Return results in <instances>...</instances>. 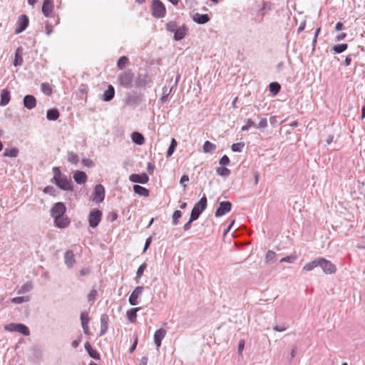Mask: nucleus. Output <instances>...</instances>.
<instances>
[{"instance_id": "obj_1", "label": "nucleus", "mask_w": 365, "mask_h": 365, "mask_svg": "<svg viewBox=\"0 0 365 365\" xmlns=\"http://www.w3.org/2000/svg\"><path fill=\"white\" fill-rule=\"evenodd\" d=\"M117 83L124 88H133L134 86V72L131 69H127L120 72L117 76Z\"/></svg>"}, {"instance_id": "obj_2", "label": "nucleus", "mask_w": 365, "mask_h": 365, "mask_svg": "<svg viewBox=\"0 0 365 365\" xmlns=\"http://www.w3.org/2000/svg\"><path fill=\"white\" fill-rule=\"evenodd\" d=\"M207 207V197L204 195L200 200L192 208L190 217L191 221H195L198 219L200 214L206 209Z\"/></svg>"}, {"instance_id": "obj_3", "label": "nucleus", "mask_w": 365, "mask_h": 365, "mask_svg": "<svg viewBox=\"0 0 365 365\" xmlns=\"http://www.w3.org/2000/svg\"><path fill=\"white\" fill-rule=\"evenodd\" d=\"M4 329L9 331L19 332L24 336L30 334L29 329L24 324L10 323L4 326Z\"/></svg>"}, {"instance_id": "obj_4", "label": "nucleus", "mask_w": 365, "mask_h": 365, "mask_svg": "<svg viewBox=\"0 0 365 365\" xmlns=\"http://www.w3.org/2000/svg\"><path fill=\"white\" fill-rule=\"evenodd\" d=\"M152 13L156 18H162L165 15V6L160 0H154L152 4Z\"/></svg>"}, {"instance_id": "obj_5", "label": "nucleus", "mask_w": 365, "mask_h": 365, "mask_svg": "<svg viewBox=\"0 0 365 365\" xmlns=\"http://www.w3.org/2000/svg\"><path fill=\"white\" fill-rule=\"evenodd\" d=\"M102 217V212L98 209L92 210L88 215L89 226L92 228L96 227L100 223Z\"/></svg>"}, {"instance_id": "obj_6", "label": "nucleus", "mask_w": 365, "mask_h": 365, "mask_svg": "<svg viewBox=\"0 0 365 365\" xmlns=\"http://www.w3.org/2000/svg\"><path fill=\"white\" fill-rule=\"evenodd\" d=\"M324 273L326 274H334L336 271V266L330 261L326 259L324 257H319V266Z\"/></svg>"}, {"instance_id": "obj_7", "label": "nucleus", "mask_w": 365, "mask_h": 365, "mask_svg": "<svg viewBox=\"0 0 365 365\" xmlns=\"http://www.w3.org/2000/svg\"><path fill=\"white\" fill-rule=\"evenodd\" d=\"M150 82L149 76L147 73H138L137 76L134 75V86L135 88L145 87Z\"/></svg>"}, {"instance_id": "obj_8", "label": "nucleus", "mask_w": 365, "mask_h": 365, "mask_svg": "<svg viewBox=\"0 0 365 365\" xmlns=\"http://www.w3.org/2000/svg\"><path fill=\"white\" fill-rule=\"evenodd\" d=\"M232 208V203L229 201H222L219 204V207L215 211V215L217 217H221L229 212Z\"/></svg>"}, {"instance_id": "obj_9", "label": "nucleus", "mask_w": 365, "mask_h": 365, "mask_svg": "<svg viewBox=\"0 0 365 365\" xmlns=\"http://www.w3.org/2000/svg\"><path fill=\"white\" fill-rule=\"evenodd\" d=\"M66 211V205L63 202H56L51 210V215L56 218L63 215Z\"/></svg>"}, {"instance_id": "obj_10", "label": "nucleus", "mask_w": 365, "mask_h": 365, "mask_svg": "<svg viewBox=\"0 0 365 365\" xmlns=\"http://www.w3.org/2000/svg\"><path fill=\"white\" fill-rule=\"evenodd\" d=\"M56 185L63 190H73V186L70 180H68L66 176L63 175L60 179H56L55 181Z\"/></svg>"}, {"instance_id": "obj_11", "label": "nucleus", "mask_w": 365, "mask_h": 365, "mask_svg": "<svg viewBox=\"0 0 365 365\" xmlns=\"http://www.w3.org/2000/svg\"><path fill=\"white\" fill-rule=\"evenodd\" d=\"M29 18L26 14H21L18 19V27L16 29L15 33L20 34L24 31L29 25Z\"/></svg>"}, {"instance_id": "obj_12", "label": "nucleus", "mask_w": 365, "mask_h": 365, "mask_svg": "<svg viewBox=\"0 0 365 365\" xmlns=\"http://www.w3.org/2000/svg\"><path fill=\"white\" fill-rule=\"evenodd\" d=\"M94 197L93 200L96 202H102L105 197V190L102 185L98 184L96 185L94 189Z\"/></svg>"}, {"instance_id": "obj_13", "label": "nucleus", "mask_w": 365, "mask_h": 365, "mask_svg": "<svg viewBox=\"0 0 365 365\" xmlns=\"http://www.w3.org/2000/svg\"><path fill=\"white\" fill-rule=\"evenodd\" d=\"M129 180L133 182L145 184L148 182L149 178L146 173L132 174L129 176Z\"/></svg>"}, {"instance_id": "obj_14", "label": "nucleus", "mask_w": 365, "mask_h": 365, "mask_svg": "<svg viewBox=\"0 0 365 365\" xmlns=\"http://www.w3.org/2000/svg\"><path fill=\"white\" fill-rule=\"evenodd\" d=\"M54 5L52 0H44L43 2L41 11L46 17H49L53 10Z\"/></svg>"}, {"instance_id": "obj_15", "label": "nucleus", "mask_w": 365, "mask_h": 365, "mask_svg": "<svg viewBox=\"0 0 365 365\" xmlns=\"http://www.w3.org/2000/svg\"><path fill=\"white\" fill-rule=\"evenodd\" d=\"M166 334V330L163 328L158 329L154 334V342L156 345L157 349L161 346V342Z\"/></svg>"}, {"instance_id": "obj_16", "label": "nucleus", "mask_w": 365, "mask_h": 365, "mask_svg": "<svg viewBox=\"0 0 365 365\" xmlns=\"http://www.w3.org/2000/svg\"><path fill=\"white\" fill-rule=\"evenodd\" d=\"M70 222L69 218L64 215L54 218L55 225L58 228H66L70 225Z\"/></svg>"}, {"instance_id": "obj_17", "label": "nucleus", "mask_w": 365, "mask_h": 365, "mask_svg": "<svg viewBox=\"0 0 365 365\" xmlns=\"http://www.w3.org/2000/svg\"><path fill=\"white\" fill-rule=\"evenodd\" d=\"M24 106L25 108L31 110L36 106V99L32 95H26L23 100Z\"/></svg>"}, {"instance_id": "obj_18", "label": "nucleus", "mask_w": 365, "mask_h": 365, "mask_svg": "<svg viewBox=\"0 0 365 365\" xmlns=\"http://www.w3.org/2000/svg\"><path fill=\"white\" fill-rule=\"evenodd\" d=\"M64 262L68 268L73 267L76 263L74 253L72 250H67L64 254Z\"/></svg>"}, {"instance_id": "obj_19", "label": "nucleus", "mask_w": 365, "mask_h": 365, "mask_svg": "<svg viewBox=\"0 0 365 365\" xmlns=\"http://www.w3.org/2000/svg\"><path fill=\"white\" fill-rule=\"evenodd\" d=\"M187 31L188 28L185 25L178 28L174 33V39L178 41L182 40L186 36Z\"/></svg>"}, {"instance_id": "obj_20", "label": "nucleus", "mask_w": 365, "mask_h": 365, "mask_svg": "<svg viewBox=\"0 0 365 365\" xmlns=\"http://www.w3.org/2000/svg\"><path fill=\"white\" fill-rule=\"evenodd\" d=\"M210 18L208 16V14H201L199 13H195L192 16V20L199 24H204L207 23L210 21Z\"/></svg>"}, {"instance_id": "obj_21", "label": "nucleus", "mask_w": 365, "mask_h": 365, "mask_svg": "<svg viewBox=\"0 0 365 365\" xmlns=\"http://www.w3.org/2000/svg\"><path fill=\"white\" fill-rule=\"evenodd\" d=\"M115 96V88L112 85H109L108 89L104 91L102 95V100L104 101H111Z\"/></svg>"}, {"instance_id": "obj_22", "label": "nucleus", "mask_w": 365, "mask_h": 365, "mask_svg": "<svg viewBox=\"0 0 365 365\" xmlns=\"http://www.w3.org/2000/svg\"><path fill=\"white\" fill-rule=\"evenodd\" d=\"M85 349L86 350V351L88 352V355L96 359V360H100L101 359V355L98 352L97 350L94 349L92 346L90 344V343L88 341H87L86 344H85Z\"/></svg>"}, {"instance_id": "obj_23", "label": "nucleus", "mask_w": 365, "mask_h": 365, "mask_svg": "<svg viewBox=\"0 0 365 365\" xmlns=\"http://www.w3.org/2000/svg\"><path fill=\"white\" fill-rule=\"evenodd\" d=\"M73 179L77 184L81 185L86 182L87 175L86 173L77 170L73 174Z\"/></svg>"}, {"instance_id": "obj_24", "label": "nucleus", "mask_w": 365, "mask_h": 365, "mask_svg": "<svg viewBox=\"0 0 365 365\" xmlns=\"http://www.w3.org/2000/svg\"><path fill=\"white\" fill-rule=\"evenodd\" d=\"M108 316L103 314L101 317V336L105 334L108 329Z\"/></svg>"}, {"instance_id": "obj_25", "label": "nucleus", "mask_w": 365, "mask_h": 365, "mask_svg": "<svg viewBox=\"0 0 365 365\" xmlns=\"http://www.w3.org/2000/svg\"><path fill=\"white\" fill-rule=\"evenodd\" d=\"M23 48L21 47L17 48L15 52V58L14 61V65L15 66H21L23 63Z\"/></svg>"}, {"instance_id": "obj_26", "label": "nucleus", "mask_w": 365, "mask_h": 365, "mask_svg": "<svg viewBox=\"0 0 365 365\" xmlns=\"http://www.w3.org/2000/svg\"><path fill=\"white\" fill-rule=\"evenodd\" d=\"M10 98V92L6 89H3L1 92L0 106H6L9 103Z\"/></svg>"}, {"instance_id": "obj_27", "label": "nucleus", "mask_w": 365, "mask_h": 365, "mask_svg": "<svg viewBox=\"0 0 365 365\" xmlns=\"http://www.w3.org/2000/svg\"><path fill=\"white\" fill-rule=\"evenodd\" d=\"M132 140L137 145H141L145 143L144 136L139 132L135 131L131 135Z\"/></svg>"}, {"instance_id": "obj_28", "label": "nucleus", "mask_w": 365, "mask_h": 365, "mask_svg": "<svg viewBox=\"0 0 365 365\" xmlns=\"http://www.w3.org/2000/svg\"><path fill=\"white\" fill-rule=\"evenodd\" d=\"M141 308L140 307H136V308H132L127 311L126 315L128 319V320L134 323L136 322L137 319V312L139 311Z\"/></svg>"}, {"instance_id": "obj_29", "label": "nucleus", "mask_w": 365, "mask_h": 365, "mask_svg": "<svg viewBox=\"0 0 365 365\" xmlns=\"http://www.w3.org/2000/svg\"><path fill=\"white\" fill-rule=\"evenodd\" d=\"M133 190L136 194H138L140 196H143V197L149 196V193H150L149 190L143 186H140L138 185H135L133 186Z\"/></svg>"}, {"instance_id": "obj_30", "label": "nucleus", "mask_w": 365, "mask_h": 365, "mask_svg": "<svg viewBox=\"0 0 365 365\" xmlns=\"http://www.w3.org/2000/svg\"><path fill=\"white\" fill-rule=\"evenodd\" d=\"M19 150L17 148H6L3 155L4 157L16 158L19 155Z\"/></svg>"}, {"instance_id": "obj_31", "label": "nucleus", "mask_w": 365, "mask_h": 365, "mask_svg": "<svg viewBox=\"0 0 365 365\" xmlns=\"http://www.w3.org/2000/svg\"><path fill=\"white\" fill-rule=\"evenodd\" d=\"M59 117V112L56 108L49 109L46 113V118L49 120H56Z\"/></svg>"}, {"instance_id": "obj_32", "label": "nucleus", "mask_w": 365, "mask_h": 365, "mask_svg": "<svg viewBox=\"0 0 365 365\" xmlns=\"http://www.w3.org/2000/svg\"><path fill=\"white\" fill-rule=\"evenodd\" d=\"M319 257L316 258L313 261L306 264L304 266L303 269L305 271H311V270L314 269L315 267H319Z\"/></svg>"}, {"instance_id": "obj_33", "label": "nucleus", "mask_w": 365, "mask_h": 365, "mask_svg": "<svg viewBox=\"0 0 365 365\" xmlns=\"http://www.w3.org/2000/svg\"><path fill=\"white\" fill-rule=\"evenodd\" d=\"M129 64V59L127 56H121L117 61V67L123 70Z\"/></svg>"}, {"instance_id": "obj_34", "label": "nucleus", "mask_w": 365, "mask_h": 365, "mask_svg": "<svg viewBox=\"0 0 365 365\" xmlns=\"http://www.w3.org/2000/svg\"><path fill=\"white\" fill-rule=\"evenodd\" d=\"M269 89L273 96H276L280 91L281 86L277 82H272L269 85Z\"/></svg>"}, {"instance_id": "obj_35", "label": "nucleus", "mask_w": 365, "mask_h": 365, "mask_svg": "<svg viewBox=\"0 0 365 365\" xmlns=\"http://www.w3.org/2000/svg\"><path fill=\"white\" fill-rule=\"evenodd\" d=\"M216 173L218 175L227 178L230 175L231 171L225 166H221L216 168Z\"/></svg>"}, {"instance_id": "obj_36", "label": "nucleus", "mask_w": 365, "mask_h": 365, "mask_svg": "<svg viewBox=\"0 0 365 365\" xmlns=\"http://www.w3.org/2000/svg\"><path fill=\"white\" fill-rule=\"evenodd\" d=\"M33 288L31 282H26L24 284L21 286V287L19 289L17 294H26L27 292H29Z\"/></svg>"}, {"instance_id": "obj_37", "label": "nucleus", "mask_w": 365, "mask_h": 365, "mask_svg": "<svg viewBox=\"0 0 365 365\" xmlns=\"http://www.w3.org/2000/svg\"><path fill=\"white\" fill-rule=\"evenodd\" d=\"M202 149L205 153H210L216 149V145L214 143L206 140L203 145Z\"/></svg>"}, {"instance_id": "obj_38", "label": "nucleus", "mask_w": 365, "mask_h": 365, "mask_svg": "<svg viewBox=\"0 0 365 365\" xmlns=\"http://www.w3.org/2000/svg\"><path fill=\"white\" fill-rule=\"evenodd\" d=\"M67 160L72 164H77L79 162L78 155L72 151L68 152Z\"/></svg>"}, {"instance_id": "obj_39", "label": "nucleus", "mask_w": 365, "mask_h": 365, "mask_svg": "<svg viewBox=\"0 0 365 365\" xmlns=\"http://www.w3.org/2000/svg\"><path fill=\"white\" fill-rule=\"evenodd\" d=\"M177 145H178V143L175 140V138H172L170 145V146H169V148H168V149L167 150V153H166V157L167 158L170 157L173 154V153H174V151H175V148L177 147Z\"/></svg>"}, {"instance_id": "obj_40", "label": "nucleus", "mask_w": 365, "mask_h": 365, "mask_svg": "<svg viewBox=\"0 0 365 365\" xmlns=\"http://www.w3.org/2000/svg\"><path fill=\"white\" fill-rule=\"evenodd\" d=\"M171 91H172V88L169 89L166 86H164L163 88V96L160 98V101L161 103L167 102L168 98V96L170 94Z\"/></svg>"}, {"instance_id": "obj_41", "label": "nucleus", "mask_w": 365, "mask_h": 365, "mask_svg": "<svg viewBox=\"0 0 365 365\" xmlns=\"http://www.w3.org/2000/svg\"><path fill=\"white\" fill-rule=\"evenodd\" d=\"M348 48V45L346 43H341L335 45L332 49L335 53H341L346 50Z\"/></svg>"}, {"instance_id": "obj_42", "label": "nucleus", "mask_w": 365, "mask_h": 365, "mask_svg": "<svg viewBox=\"0 0 365 365\" xmlns=\"http://www.w3.org/2000/svg\"><path fill=\"white\" fill-rule=\"evenodd\" d=\"M165 27L168 31L175 33L178 28V26L175 21H172L167 23Z\"/></svg>"}, {"instance_id": "obj_43", "label": "nucleus", "mask_w": 365, "mask_h": 365, "mask_svg": "<svg viewBox=\"0 0 365 365\" xmlns=\"http://www.w3.org/2000/svg\"><path fill=\"white\" fill-rule=\"evenodd\" d=\"M182 217V212L180 210H175L173 215L172 222L173 225H177L179 222V219Z\"/></svg>"}, {"instance_id": "obj_44", "label": "nucleus", "mask_w": 365, "mask_h": 365, "mask_svg": "<svg viewBox=\"0 0 365 365\" xmlns=\"http://www.w3.org/2000/svg\"><path fill=\"white\" fill-rule=\"evenodd\" d=\"M41 91L46 95H51L52 93V88L51 86L47 83H43L41 84Z\"/></svg>"}, {"instance_id": "obj_45", "label": "nucleus", "mask_w": 365, "mask_h": 365, "mask_svg": "<svg viewBox=\"0 0 365 365\" xmlns=\"http://www.w3.org/2000/svg\"><path fill=\"white\" fill-rule=\"evenodd\" d=\"M244 147H245V143L240 142V143L232 144L231 148L233 152H241Z\"/></svg>"}, {"instance_id": "obj_46", "label": "nucleus", "mask_w": 365, "mask_h": 365, "mask_svg": "<svg viewBox=\"0 0 365 365\" xmlns=\"http://www.w3.org/2000/svg\"><path fill=\"white\" fill-rule=\"evenodd\" d=\"M89 320H90V319L88 317V314L87 312H81V321L82 327L83 326H86V325H88Z\"/></svg>"}, {"instance_id": "obj_47", "label": "nucleus", "mask_w": 365, "mask_h": 365, "mask_svg": "<svg viewBox=\"0 0 365 365\" xmlns=\"http://www.w3.org/2000/svg\"><path fill=\"white\" fill-rule=\"evenodd\" d=\"M297 259V256L294 255H292L285 257H283L280 259V262H289L293 263Z\"/></svg>"}, {"instance_id": "obj_48", "label": "nucleus", "mask_w": 365, "mask_h": 365, "mask_svg": "<svg viewBox=\"0 0 365 365\" xmlns=\"http://www.w3.org/2000/svg\"><path fill=\"white\" fill-rule=\"evenodd\" d=\"M53 180L56 181V179H60L63 175L61 174V172L58 167L53 168Z\"/></svg>"}, {"instance_id": "obj_49", "label": "nucleus", "mask_w": 365, "mask_h": 365, "mask_svg": "<svg viewBox=\"0 0 365 365\" xmlns=\"http://www.w3.org/2000/svg\"><path fill=\"white\" fill-rule=\"evenodd\" d=\"M53 180L56 181V179H60L63 175L61 174V172L58 167L53 168Z\"/></svg>"}, {"instance_id": "obj_50", "label": "nucleus", "mask_w": 365, "mask_h": 365, "mask_svg": "<svg viewBox=\"0 0 365 365\" xmlns=\"http://www.w3.org/2000/svg\"><path fill=\"white\" fill-rule=\"evenodd\" d=\"M147 267L146 263H143L140 267H138L136 273V277L140 278L143 274L144 271L145 270Z\"/></svg>"}, {"instance_id": "obj_51", "label": "nucleus", "mask_w": 365, "mask_h": 365, "mask_svg": "<svg viewBox=\"0 0 365 365\" xmlns=\"http://www.w3.org/2000/svg\"><path fill=\"white\" fill-rule=\"evenodd\" d=\"M276 257V253L273 251L269 250L266 255L267 262H273Z\"/></svg>"}, {"instance_id": "obj_52", "label": "nucleus", "mask_w": 365, "mask_h": 365, "mask_svg": "<svg viewBox=\"0 0 365 365\" xmlns=\"http://www.w3.org/2000/svg\"><path fill=\"white\" fill-rule=\"evenodd\" d=\"M245 341L244 339H241L239 341L238 346H237V352L240 356H242V351L245 348Z\"/></svg>"}, {"instance_id": "obj_53", "label": "nucleus", "mask_w": 365, "mask_h": 365, "mask_svg": "<svg viewBox=\"0 0 365 365\" xmlns=\"http://www.w3.org/2000/svg\"><path fill=\"white\" fill-rule=\"evenodd\" d=\"M143 290V287H137L133 290V292L131 293L130 297H138L140 294H142Z\"/></svg>"}, {"instance_id": "obj_54", "label": "nucleus", "mask_w": 365, "mask_h": 365, "mask_svg": "<svg viewBox=\"0 0 365 365\" xmlns=\"http://www.w3.org/2000/svg\"><path fill=\"white\" fill-rule=\"evenodd\" d=\"M230 158L226 155H223L220 160V164L222 166H225L230 164Z\"/></svg>"}, {"instance_id": "obj_55", "label": "nucleus", "mask_w": 365, "mask_h": 365, "mask_svg": "<svg viewBox=\"0 0 365 365\" xmlns=\"http://www.w3.org/2000/svg\"><path fill=\"white\" fill-rule=\"evenodd\" d=\"M82 339H83V335L81 334L76 340L72 341L71 346L73 348H77L79 346V344H81Z\"/></svg>"}, {"instance_id": "obj_56", "label": "nucleus", "mask_w": 365, "mask_h": 365, "mask_svg": "<svg viewBox=\"0 0 365 365\" xmlns=\"http://www.w3.org/2000/svg\"><path fill=\"white\" fill-rule=\"evenodd\" d=\"M267 126V120L266 118H260L259 124L257 125V128H265Z\"/></svg>"}, {"instance_id": "obj_57", "label": "nucleus", "mask_w": 365, "mask_h": 365, "mask_svg": "<svg viewBox=\"0 0 365 365\" xmlns=\"http://www.w3.org/2000/svg\"><path fill=\"white\" fill-rule=\"evenodd\" d=\"M29 298H11V302L14 304H21L24 302H27Z\"/></svg>"}, {"instance_id": "obj_58", "label": "nucleus", "mask_w": 365, "mask_h": 365, "mask_svg": "<svg viewBox=\"0 0 365 365\" xmlns=\"http://www.w3.org/2000/svg\"><path fill=\"white\" fill-rule=\"evenodd\" d=\"M43 192L47 194L54 195L55 189L53 187L48 185L43 189Z\"/></svg>"}, {"instance_id": "obj_59", "label": "nucleus", "mask_w": 365, "mask_h": 365, "mask_svg": "<svg viewBox=\"0 0 365 365\" xmlns=\"http://www.w3.org/2000/svg\"><path fill=\"white\" fill-rule=\"evenodd\" d=\"M287 329V327H286L284 324L276 325L273 327V329L276 331H285Z\"/></svg>"}, {"instance_id": "obj_60", "label": "nucleus", "mask_w": 365, "mask_h": 365, "mask_svg": "<svg viewBox=\"0 0 365 365\" xmlns=\"http://www.w3.org/2000/svg\"><path fill=\"white\" fill-rule=\"evenodd\" d=\"M137 344H138V337H135V340L133 341V344H132V346L129 349V352L130 353H133L135 350Z\"/></svg>"}, {"instance_id": "obj_61", "label": "nucleus", "mask_w": 365, "mask_h": 365, "mask_svg": "<svg viewBox=\"0 0 365 365\" xmlns=\"http://www.w3.org/2000/svg\"><path fill=\"white\" fill-rule=\"evenodd\" d=\"M187 181H189V178L187 175H184L181 177L180 184L183 185L184 188L186 187V185L185 184V182Z\"/></svg>"}, {"instance_id": "obj_62", "label": "nucleus", "mask_w": 365, "mask_h": 365, "mask_svg": "<svg viewBox=\"0 0 365 365\" xmlns=\"http://www.w3.org/2000/svg\"><path fill=\"white\" fill-rule=\"evenodd\" d=\"M155 169V165L152 164L151 163H148L147 165V170L150 174H152L153 173V170Z\"/></svg>"}, {"instance_id": "obj_63", "label": "nucleus", "mask_w": 365, "mask_h": 365, "mask_svg": "<svg viewBox=\"0 0 365 365\" xmlns=\"http://www.w3.org/2000/svg\"><path fill=\"white\" fill-rule=\"evenodd\" d=\"M192 222H193V221H191V217H190L189 221H188L187 223H185V225H184V227H183V230H184L185 231H187V230H189L190 229V227H191V225H192Z\"/></svg>"}, {"instance_id": "obj_64", "label": "nucleus", "mask_w": 365, "mask_h": 365, "mask_svg": "<svg viewBox=\"0 0 365 365\" xmlns=\"http://www.w3.org/2000/svg\"><path fill=\"white\" fill-rule=\"evenodd\" d=\"M151 241H152V237H148L146 240L145 243V246H144V249H143V252H145L147 250V249L150 247Z\"/></svg>"}]
</instances>
